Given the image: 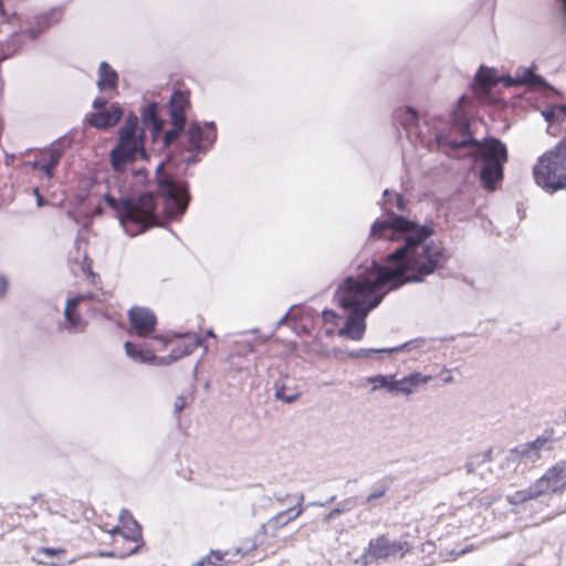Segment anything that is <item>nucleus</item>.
I'll use <instances>...</instances> for the list:
<instances>
[{
  "label": "nucleus",
  "instance_id": "dca6fc26",
  "mask_svg": "<svg viewBox=\"0 0 566 566\" xmlns=\"http://www.w3.org/2000/svg\"><path fill=\"white\" fill-rule=\"evenodd\" d=\"M160 103L146 102L140 107V118L144 129L150 130L153 144H157V138L161 136L165 127V119L160 116Z\"/></svg>",
  "mask_w": 566,
  "mask_h": 566
},
{
  "label": "nucleus",
  "instance_id": "bf43d9fd",
  "mask_svg": "<svg viewBox=\"0 0 566 566\" xmlns=\"http://www.w3.org/2000/svg\"><path fill=\"white\" fill-rule=\"evenodd\" d=\"M207 336L214 337V333L212 329L207 331Z\"/></svg>",
  "mask_w": 566,
  "mask_h": 566
},
{
  "label": "nucleus",
  "instance_id": "052dcab7",
  "mask_svg": "<svg viewBox=\"0 0 566 566\" xmlns=\"http://www.w3.org/2000/svg\"><path fill=\"white\" fill-rule=\"evenodd\" d=\"M562 485H563V491L566 490V478L564 480H562Z\"/></svg>",
  "mask_w": 566,
  "mask_h": 566
},
{
  "label": "nucleus",
  "instance_id": "49530a36",
  "mask_svg": "<svg viewBox=\"0 0 566 566\" xmlns=\"http://www.w3.org/2000/svg\"><path fill=\"white\" fill-rule=\"evenodd\" d=\"M33 192H34V195H35V197H36V206H38V207H43V206L46 203V201H45V199L40 195L39 189H38V188H34V189H33Z\"/></svg>",
  "mask_w": 566,
  "mask_h": 566
},
{
  "label": "nucleus",
  "instance_id": "473e14b6",
  "mask_svg": "<svg viewBox=\"0 0 566 566\" xmlns=\"http://www.w3.org/2000/svg\"><path fill=\"white\" fill-rule=\"evenodd\" d=\"M389 490V483H381L379 484L364 501V504L373 507L374 501L377 499L382 497L387 491Z\"/></svg>",
  "mask_w": 566,
  "mask_h": 566
},
{
  "label": "nucleus",
  "instance_id": "393cba45",
  "mask_svg": "<svg viewBox=\"0 0 566 566\" xmlns=\"http://www.w3.org/2000/svg\"><path fill=\"white\" fill-rule=\"evenodd\" d=\"M129 517V524L120 527L116 526L112 530V534H120L125 539L130 542L142 541V526L133 517Z\"/></svg>",
  "mask_w": 566,
  "mask_h": 566
},
{
  "label": "nucleus",
  "instance_id": "4d7b16f0",
  "mask_svg": "<svg viewBox=\"0 0 566 566\" xmlns=\"http://www.w3.org/2000/svg\"><path fill=\"white\" fill-rule=\"evenodd\" d=\"M83 271H84V272L88 271V272H90V274L92 273V272H91V262H90V263H87V264H85V265H83Z\"/></svg>",
  "mask_w": 566,
  "mask_h": 566
},
{
  "label": "nucleus",
  "instance_id": "bb28decb",
  "mask_svg": "<svg viewBox=\"0 0 566 566\" xmlns=\"http://www.w3.org/2000/svg\"><path fill=\"white\" fill-rule=\"evenodd\" d=\"M543 117L548 123L547 132L549 134L554 124L560 118L566 119V105H552L542 112Z\"/></svg>",
  "mask_w": 566,
  "mask_h": 566
},
{
  "label": "nucleus",
  "instance_id": "a19ab883",
  "mask_svg": "<svg viewBox=\"0 0 566 566\" xmlns=\"http://www.w3.org/2000/svg\"><path fill=\"white\" fill-rule=\"evenodd\" d=\"M506 500L512 505H520L524 503L520 491H515L513 494L507 495Z\"/></svg>",
  "mask_w": 566,
  "mask_h": 566
},
{
  "label": "nucleus",
  "instance_id": "72a5a7b5",
  "mask_svg": "<svg viewBox=\"0 0 566 566\" xmlns=\"http://www.w3.org/2000/svg\"><path fill=\"white\" fill-rule=\"evenodd\" d=\"M532 448L536 451V455L539 458L541 450H551L552 441L546 436H539L532 442H530Z\"/></svg>",
  "mask_w": 566,
  "mask_h": 566
},
{
  "label": "nucleus",
  "instance_id": "5fc2aeb1",
  "mask_svg": "<svg viewBox=\"0 0 566 566\" xmlns=\"http://www.w3.org/2000/svg\"><path fill=\"white\" fill-rule=\"evenodd\" d=\"M167 164H168L169 166H175V158H174V156H172V155H170V154H169V155H168V157H167Z\"/></svg>",
  "mask_w": 566,
  "mask_h": 566
},
{
  "label": "nucleus",
  "instance_id": "09e8293b",
  "mask_svg": "<svg viewBox=\"0 0 566 566\" xmlns=\"http://www.w3.org/2000/svg\"><path fill=\"white\" fill-rule=\"evenodd\" d=\"M7 289H8V281L4 276H1L0 277V294L1 295L6 294Z\"/></svg>",
  "mask_w": 566,
  "mask_h": 566
},
{
  "label": "nucleus",
  "instance_id": "20e7f679",
  "mask_svg": "<svg viewBox=\"0 0 566 566\" xmlns=\"http://www.w3.org/2000/svg\"><path fill=\"white\" fill-rule=\"evenodd\" d=\"M146 133L139 126V118L129 113L118 130L117 143L109 151V161L114 171H123L126 165L137 158L147 159L145 148Z\"/></svg>",
  "mask_w": 566,
  "mask_h": 566
},
{
  "label": "nucleus",
  "instance_id": "a878e982",
  "mask_svg": "<svg viewBox=\"0 0 566 566\" xmlns=\"http://www.w3.org/2000/svg\"><path fill=\"white\" fill-rule=\"evenodd\" d=\"M274 397L286 403H293L300 398V392L290 388L284 381L277 380L274 384Z\"/></svg>",
  "mask_w": 566,
  "mask_h": 566
},
{
  "label": "nucleus",
  "instance_id": "79ce46f5",
  "mask_svg": "<svg viewBox=\"0 0 566 566\" xmlns=\"http://www.w3.org/2000/svg\"><path fill=\"white\" fill-rule=\"evenodd\" d=\"M338 317H339L338 314L333 310H324L323 311V318L325 322L335 324Z\"/></svg>",
  "mask_w": 566,
  "mask_h": 566
},
{
  "label": "nucleus",
  "instance_id": "2eb2a0df",
  "mask_svg": "<svg viewBox=\"0 0 566 566\" xmlns=\"http://www.w3.org/2000/svg\"><path fill=\"white\" fill-rule=\"evenodd\" d=\"M168 343L169 338L167 336L155 335L151 337V344L147 349L142 348L132 342H126L124 347L126 355L133 360L142 364H149L150 360L156 359L155 352L165 349Z\"/></svg>",
  "mask_w": 566,
  "mask_h": 566
},
{
  "label": "nucleus",
  "instance_id": "4be33fe9",
  "mask_svg": "<svg viewBox=\"0 0 566 566\" xmlns=\"http://www.w3.org/2000/svg\"><path fill=\"white\" fill-rule=\"evenodd\" d=\"M304 500V495L300 494L297 496V505L301 506V503ZM303 513V509L298 507H290L285 511L279 512L276 515L271 517L266 524V526L272 527L274 531L285 526L291 521H294Z\"/></svg>",
  "mask_w": 566,
  "mask_h": 566
},
{
  "label": "nucleus",
  "instance_id": "c9c22d12",
  "mask_svg": "<svg viewBox=\"0 0 566 566\" xmlns=\"http://www.w3.org/2000/svg\"><path fill=\"white\" fill-rule=\"evenodd\" d=\"M140 545H136L134 548H132L127 553H117L116 551H109V552H101L99 556L102 557H118V558H125L129 555L136 554L139 551Z\"/></svg>",
  "mask_w": 566,
  "mask_h": 566
},
{
  "label": "nucleus",
  "instance_id": "412c9836",
  "mask_svg": "<svg viewBox=\"0 0 566 566\" xmlns=\"http://www.w3.org/2000/svg\"><path fill=\"white\" fill-rule=\"evenodd\" d=\"M555 471L556 469H547L546 472L534 482L539 497L562 494L564 492L562 485L563 476L558 475Z\"/></svg>",
  "mask_w": 566,
  "mask_h": 566
},
{
  "label": "nucleus",
  "instance_id": "5701e85b",
  "mask_svg": "<svg viewBox=\"0 0 566 566\" xmlns=\"http://www.w3.org/2000/svg\"><path fill=\"white\" fill-rule=\"evenodd\" d=\"M118 74L111 65L103 61L98 67L97 86L99 91H111L117 87Z\"/></svg>",
  "mask_w": 566,
  "mask_h": 566
},
{
  "label": "nucleus",
  "instance_id": "7c9ffc66",
  "mask_svg": "<svg viewBox=\"0 0 566 566\" xmlns=\"http://www.w3.org/2000/svg\"><path fill=\"white\" fill-rule=\"evenodd\" d=\"M63 18V11L61 9H52L49 12L39 17V24L46 28L59 23Z\"/></svg>",
  "mask_w": 566,
  "mask_h": 566
},
{
  "label": "nucleus",
  "instance_id": "6e6d98bb",
  "mask_svg": "<svg viewBox=\"0 0 566 566\" xmlns=\"http://www.w3.org/2000/svg\"><path fill=\"white\" fill-rule=\"evenodd\" d=\"M290 315V312H287L280 321H279V325H282L289 317Z\"/></svg>",
  "mask_w": 566,
  "mask_h": 566
},
{
  "label": "nucleus",
  "instance_id": "4468645a",
  "mask_svg": "<svg viewBox=\"0 0 566 566\" xmlns=\"http://www.w3.org/2000/svg\"><path fill=\"white\" fill-rule=\"evenodd\" d=\"M499 83L494 69L481 65L471 84L475 98L481 102H490L492 98L491 90Z\"/></svg>",
  "mask_w": 566,
  "mask_h": 566
},
{
  "label": "nucleus",
  "instance_id": "6e6552de",
  "mask_svg": "<svg viewBox=\"0 0 566 566\" xmlns=\"http://www.w3.org/2000/svg\"><path fill=\"white\" fill-rule=\"evenodd\" d=\"M395 122L400 125L407 138L413 144H420L429 149L437 147L436 143V134L437 133H447V130H440L436 126H433V138L428 136L427 133L423 132V127H427L429 132V118L424 116L422 123L417 111L412 107L398 108L394 113Z\"/></svg>",
  "mask_w": 566,
  "mask_h": 566
},
{
  "label": "nucleus",
  "instance_id": "864d4df0",
  "mask_svg": "<svg viewBox=\"0 0 566 566\" xmlns=\"http://www.w3.org/2000/svg\"><path fill=\"white\" fill-rule=\"evenodd\" d=\"M442 381L444 384H451L453 382V376L448 371V375L442 378Z\"/></svg>",
  "mask_w": 566,
  "mask_h": 566
},
{
  "label": "nucleus",
  "instance_id": "de8ad7c7",
  "mask_svg": "<svg viewBox=\"0 0 566 566\" xmlns=\"http://www.w3.org/2000/svg\"><path fill=\"white\" fill-rule=\"evenodd\" d=\"M335 500H336V495H332L326 502H314V503H311V505L323 507V506H326V505L333 503Z\"/></svg>",
  "mask_w": 566,
  "mask_h": 566
},
{
  "label": "nucleus",
  "instance_id": "a211bd4d",
  "mask_svg": "<svg viewBox=\"0 0 566 566\" xmlns=\"http://www.w3.org/2000/svg\"><path fill=\"white\" fill-rule=\"evenodd\" d=\"M190 106L189 93L181 90H174L168 103V114L170 122L180 125L187 122L186 111Z\"/></svg>",
  "mask_w": 566,
  "mask_h": 566
},
{
  "label": "nucleus",
  "instance_id": "2f4dec72",
  "mask_svg": "<svg viewBox=\"0 0 566 566\" xmlns=\"http://www.w3.org/2000/svg\"><path fill=\"white\" fill-rule=\"evenodd\" d=\"M511 452L516 453L521 460L535 461L538 459L536 451L532 448L530 442L515 447Z\"/></svg>",
  "mask_w": 566,
  "mask_h": 566
},
{
  "label": "nucleus",
  "instance_id": "7ed1b4c3",
  "mask_svg": "<svg viewBox=\"0 0 566 566\" xmlns=\"http://www.w3.org/2000/svg\"><path fill=\"white\" fill-rule=\"evenodd\" d=\"M126 165L125 167H127ZM118 179L128 182L119 198L111 193L104 195L105 203L115 211L116 217L129 237H136L151 227L160 226L161 216L158 209L157 196L151 191L134 195L147 184L148 177L145 168L126 171H115Z\"/></svg>",
  "mask_w": 566,
  "mask_h": 566
},
{
  "label": "nucleus",
  "instance_id": "0eeeda50",
  "mask_svg": "<svg viewBox=\"0 0 566 566\" xmlns=\"http://www.w3.org/2000/svg\"><path fill=\"white\" fill-rule=\"evenodd\" d=\"M217 140V125L214 122H191L187 128V150L191 154L181 157L187 166L197 164L199 155L207 154Z\"/></svg>",
  "mask_w": 566,
  "mask_h": 566
},
{
  "label": "nucleus",
  "instance_id": "c85d7f7f",
  "mask_svg": "<svg viewBox=\"0 0 566 566\" xmlns=\"http://www.w3.org/2000/svg\"><path fill=\"white\" fill-rule=\"evenodd\" d=\"M356 505H357V502H356L355 497H347V499L343 500L342 502H339L337 504V506L334 507L331 512H328L324 516V521L329 522L333 518H335L336 516L352 511Z\"/></svg>",
  "mask_w": 566,
  "mask_h": 566
},
{
  "label": "nucleus",
  "instance_id": "f704fd0d",
  "mask_svg": "<svg viewBox=\"0 0 566 566\" xmlns=\"http://www.w3.org/2000/svg\"><path fill=\"white\" fill-rule=\"evenodd\" d=\"M518 491L521 492L524 503L539 497L534 483H532L528 488Z\"/></svg>",
  "mask_w": 566,
  "mask_h": 566
},
{
  "label": "nucleus",
  "instance_id": "a18cd8bd",
  "mask_svg": "<svg viewBox=\"0 0 566 566\" xmlns=\"http://www.w3.org/2000/svg\"><path fill=\"white\" fill-rule=\"evenodd\" d=\"M128 516H133L132 513L128 510L123 509L119 514V522H120L122 526L129 524Z\"/></svg>",
  "mask_w": 566,
  "mask_h": 566
},
{
  "label": "nucleus",
  "instance_id": "aec40b11",
  "mask_svg": "<svg viewBox=\"0 0 566 566\" xmlns=\"http://www.w3.org/2000/svg\"><path fill=\"white\" fill-rule=\"evenodd\" d=\"M424 340L422 338L412 339L406 342L399 346L387 347V348H360L347 352V356L350 358H371L379 354H394L403 350H411L412 348H417L420 344H423Z\"/></svg>",
  "mask_w": 566,
  "mask_h": 566
},
{
  "label": "nucleus",
  "instance_id": "ddd939ff",
  "mask_svg": "<svg viewBox=\"0 0 566 566\" xmlns=\"http://www.w3.org/2000/svg\"><path fill=\"white\" fill-rule=\"evenodd\" d=\"M128 318L130 324V335L149 337L156 331L157 317L155 313L147 307L133 306L128 311Z\"/></svg>",
  "mask_w": 566,
  "mask_h": 566
},
{
  "label": "nucleus",
  "instance_id": "f257e3e1",
  "mask_svg": "<svg viewBox=\"0 0 566 566\" xmlns=\"http://www.w3.org/2000/svg\"><path fill=\"white\" fill-rule=\"evenodd\" d=\"M434 233L432 222L420 224L384 208V218L373 222L369 238L402 243L386 256L384 263L374 260L357 276L349 275L338 285L335 298L348 314L339 335L361 339L366 317L389 291L421 283L446 268L449 256L443 244L432 240Z\"/></svg>",
  "mask_w": 566,
  "mask_h": 566
},
{
  "label": "nucleus",
  "instance_id": "f03ea898",
  "mask_svg": "<svg viewBox=\"0 0 566 566\" xmlns=\"http://www.w3.org/2000/svg\"><path fill=\"white\" fill-rule=\"evenodd\" d=\"M468 104L469 98L465 95L459 97L447 133L436 134L437 149L449 157L471 158L473 164H480V182L484 189L493 191L504 178V165L509 159L507 147L493 136L481 140L474 137L470 128L471 118L464 111Z\"/></svg>",
  "mask_w": 566,
  "mask_h": 566
},
{
  "label": "nucleus",
  "instance_id": "423d86ee",
  "mask_svg": "<svg viewBox=\"0 0 566 566\" xmlns=\"http://www.w3.org/2000/svg\"><path fill=\"white\" fill-rule=\"evenodd\" d=\"M533 176L536 185L549 193L566 188V139L538 158Z\"/></svg>",
  "mask_w": 566,
  "mask_h": 566
},
{
  "label": "nucleus",
  "instance_id": "680f3d73",
  "mask_svg": "<svg viewBox=\"0 0 566 566\" xmlns=\"http://www.w3.org/2000/svg\"><path fill=\"white\" fill-rule=\"evenodd\" d=\"M39 564L48 565V562L44 560H38Z\"/></svg>",
  "mask_w": 566,
  "mask_h": 566
},
{
  "label": "nucleus",
  "instance_id": "b1692460",
  "mask_svg": "<svg viewBox=\"0 0 566 566\" xmlns=\"http://www.w3.org/2000/svg\"><path fill=\"white\" fill-rule=\"evenodd\" d=\"M170 123H171V128L165 130V127H164L161 136L157 138V143H160V148H163V149L168 148L174 143H176L182 133H185L187 135V129H186L187 122H184L180 125H178L175 122H170Z\"/></svg>",
  "mask_w": 566,
  "mask_h": 566
},
{
  "label": "nucleus",
  "instance_id": "f8f14e48",
  "mask_svg": "<svg viewBox=\"0 0 566 566\" xmlns=\"http://www.w3.org/2000/svg\"><path fill=\"white\" fill-rule=\"evenodd\" d=\"M72 142L73 139L67 135L59 137L48 148L42 150V157L40 159L30 163L31 167L43 171L44 175L51 179L54 176V171L65 149L72 145Z\"/></svg>",
  "mask_w": 566,
  "mask_h": 566
},
{
  "label": "nucleus",
  "instance_id": "8fccbe9b",
  "mask_svg": "<svg viewBox=\"0 0 566 566\" xmlns=\"http://www.w3.org/2000/svg\"><path fill=\"white\" fill-rule=\"evenodd\" d=\"M391 196H392V192L389 189L384 190L382 198H384L385 205L391 202Z\"/></svg>",
  "mask_w": 566,
  "mask_h": 566
},
{
  "label": "nucleus",
  "instance_id": "c756f323",
  "mask_svg": "<svg viewBox=\"0 0 566 566\" xmlns=\"http://www.w3.org/2000/svg\"><path fill=\"white\" fill-rule=\"evenodd\" d=\"M228 553H223L221 551H211L209 555L201 558L199 562H197L193 566H222V563L224 560V556Z\"/></svg>",
  "mask_w": 566,
  "mask_h": 566
},
{
  "label": "nucleus",
  "instance_id": "ea45409f",
  "mask_svg": "<svg viewBox=\"0 0 566 566\" xmlns=\"http://www.w3.org/2000/svg\"><path fill=\"white\" fill-rule=\"evenodd\" d=\"M186 407V399L182 395H179L174 403V412L175 415H179Z\"/></svg>",
  "mask_w": 566,
  "mask_h": 566
},
{
  "label": "nucleus",
  "instance_id": "4c0bfd02",
  "mask_svg": "<svg viewBox=\"0 0 566 566\" xmlns=\"http://www.w3.org/2000/svg\"><path fill=\"white\" fill-rule=\"evenodd\" d=\"M174 361H176V357L174 356V353L171 352L167 356H161V357L156 356V359L150 360L149 365H169Z\"/></svg>",
  "mask_w": 566,
  "mask_h": 566
},
{
  "label": "nucleus",
  "instance_id": "37998d69",
  "mask_svg": "<svg viewBox=\"0 0 566 566\" xmlns=\"http://www.w3.org/2000/svg\"><path fill=\"white\" fill-rule=\"evenodd\" d=\"M107 99L104 98V97H99L97 96L94 101H93V107L96 109V112H99L102 109H105L107 108Z\"/></svg>",
  "mask_w": 566,
  "mask_h": 566
},
{
  "label": "nucleus",
  "instance_id": "0e129e2a",
  "mask_svg": "<svg viewBox=\"0 0 566 566\" xmlns=\"http://www.w3.org/2000/svg\"><path fill=\"white\" fill-rule=\"evenodd\" d=\"M565 416H566V409H565Z\"/></svg>",
  "mask_w": 566,
  "mask_h": 566
},
{
  "label": "nucleus",
  "instance_id": "c03bdc74",
  "mask_svg": "<svg viewBox=\"0 0 566 566\" xmlns=\"http://www.w3.org/2000/svg\"><path fill=\"white\" fill-rule=\"evenodd\" d=\"M552 469H556V473L563 476V480L566 478V460L559 461Z\"/></svg>",
  "mask_w": 566,
  "mask_h": 566
},
{
  "label": "nucleus",
  "instance_id": "603ef678",
  "mask_svg": "<svg viewBox=\"0 0 566 566\" xmlns=\"http://www.w3.org/2000/svg\"><path fill=\"white\" fill-rule=\"evenodd\" d=\"M465 470H467V473L468 474H472L474 473V462L472 460H469L467 463H465Z\"/></svg>",
  "mask_w": 566,
  "mask_h": 566
},
{
  "label": "nucleus",
  "instance_id": "9d476101",
  "mask_svg": "<svg viewBox=\"0 0 566 566\" xmlns=\"http://www.w3.org/2000/svg\"><path fill=\"white\" fill-rule=\"evenodd\" d=\"M410 548L411 545L406 541L391 542L386 535H379L369 541L360 559L364 565H368L389 557H402Z\"/></svg>",
  "mask_w": 566,
  "mask_h": 566
},
{
  "label": "nucleus",
  "instance_id": "39448f33",
  "mask_svg": "<svg viewBox=\"0 0 566 566\" xmlns=\"http://www.w3.org/2000/svg\"><path fill=\"white\" fill-rule=\"evenodd\" d=\"M163 167L161 161L156 168L157 190L163 198V211L167 218L177 220L186 213L190 203L189 185Z\"/></svg>",
  "mask_w": 566,
  "mask_h": 566
},
{
  "label": "nucleus",
  "instance_id": "13d9d810",
  "mask_svg": "<svg viewBox=\"0 0 566 566\" xmlns=\"http://www.w3.org/2000/svg\"><path fill=\"white\" fill-rule=\"evenodd\" d=\"M490 453H491V451H489L488 453H485V454L483 455L482 462H485V461H489V460H490Z\"/></svg>",
  "mask_w": 566,
  "mask_h": 566
},
{
  "label": "nucleus",
  "instance_id": "58836bf2",
  "mask_svg": "<svg viewBox=\"0 0 566 566\" xmlns=\"http://www.w3.org/2000/svg\"><path fill=\"white\" fill-rule=\"evenodd\" d=\"M408 201L406 200L405 196L401 193H395V200L394 206L397 208L398 211H406Z\"/></svg>",
  "mask_w": 566,
  "mask_h": 566
},
{
  "label": "nucleus",
  "instance_id": "e433bc0d",
  "mask_svg": "<svg viewBox=\"0 0 566 566\" xmlns=\"http://www.w3.org/2000/svg\"><path fill=\"white\" fill-rule=\"evenodd\" d=\"M64 553H65V549H63V548H55V547H39V548H36L38 555L43 554L48 558H53L54 556H56L59 554H64Z\"/></svg>",
  "mask_w": 566,
  "mask_h": 566
},
{
  "label": "nucleus",
  "instance_id": "1a4fd4ad",
  "mask_svg": "<svg viewBox=\"0 0 566 566\" xmlns=\"http://www.w3.org/2000/svg\"><path fill=\"white\" fill-rule=\"evenodd\" d=\"M432 379L430 375H423L421 373H411L401 379H396V375H375L367 379L369 384H373L371 390L375 391L379 388L386 389L392 395H405L409 396L415 392L416 388L421 385L428 384Z\"/></svg>",
  "mask_w": 566,
  "mask_h": 566
},
{
  "label": "nucleus",
  "instance_id": "3c124183",
  "mask_svg": "<svg viewBox=\"0 0 566 566\" xmlns=\"http://www.w3.org/2000/svg\"><path fill=\"white\" fill-rule=\"evenodd\" d=\"M274 497H275V500H276L279 503L284 504V503H285V501H286V499H287V497H290V495H289V494H281V493H279V494H277V493H275V494H274Z\"/></svg>",
  "mask_w": 566,
  "mask_h": 566
},
{
  "label": "nucleus",
  "instance_id": "cd10ccee",
  "mask_svg": "<svg viewBox=\"0 0 566 566\" xmlns=\"http://www.w3.org/2000/svg\"><path fill=\"white\" fill-rule=\"evenodd\" d=\"M83 298V296L78 295L73 300H69L65 306L64 316L65 321L69 323L70 327L73 329H77L82 325V318L80 314L73 308L78 302Z\"/></svg>",
  "mask_w": 566,
  "mask_h": 566
},
{
  "label": "nucleus",
  "instance_id": "9b49d317",
  "mask_svg": "<svg viewBox=\"0 0 566 566\" xmlns=\"http://www.w3.org/2000/svg\"><path fill=\"white\" fill-rule=\"evenodd\" d=\"M504 86L525 85L545 95H555L557 91L542 75L536 73V66L518 67L514 76L506 75L501 81Z\"/></svg>",
  "mask_w": 566,
  "mask_h": 566
},
{
  "label": "nucleus",
  "instance_id": "e2e57ef3",
  "mask_svg": "<svg viewBox=\"0 0 566 566\" xmlns=\"http://www.w3.org/2000/svg\"><path fill=\"white\" fill-rule=\"evenodd\" d=\"M517 566H524V565L520 564V565H517Z\"/></svg>",
  "mask_w": 566,
  "mask_h": 566
},
{
  "label": "nucleus",
  "instance_id": "f3484780",
  "mask_svg": "<svg viewBox=\"0 0 566 566\" xmlns=\"http://www.w3.org/2000/svg\"><path fill=\"white\" fill-rule=\"evenodd\" d=\"M124 112L118 103L87 116V124L97 129H107L115 126L123 117Z\"/></svg>",
  "mask_w": 566,
  "mask_h": 566
},
{
  "label": "nucleus",
  "instance_id": "6ab92c4d",
  "mask_svg": "<svg viewBox=\"0 0 566 566\" xmlns=\"http://www.w3.org/2000/svg\"><path fill=\"white\" fill-rule=\"evenodd\" d=\"M169 338V342L172 338H180L181 343L171 349L176 360L189 356L192 354L198 347L202 346L203 339L196 333L187 332V333H169L166 334Z\"/></svg>",
  "mask_w": 566,
  "mask_h": 566
}]
</instances>
